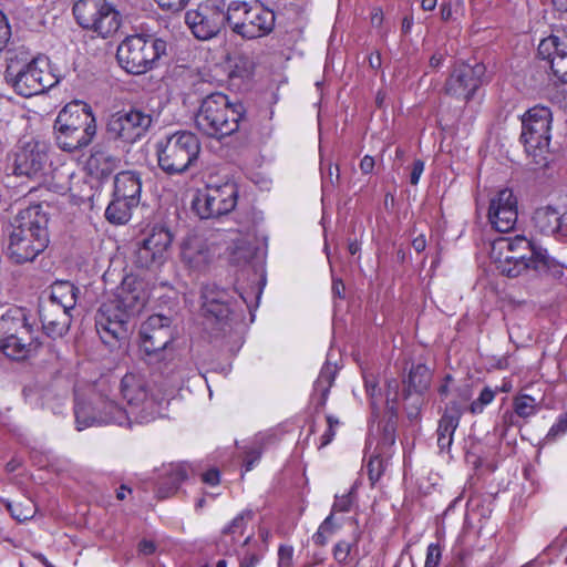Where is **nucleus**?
<instances>
[{
  "label": "nucleus",
  "instance_id": "nucleus-1",
  "mask_svg": "<svg viewBox=\"0 0 567 567\" xmlns=\"http://www.w3.org/2000/svg\"><path fill=\"white\" fill-rule=\"evenodd\" d=\"M145 305V295L135 278L126 277L99 308L95 328L102 342L115 347L128 336V321Z\"/></svg>",
  "mask_w": 567,
  "mask_h": 567
},
{
  "label": "nucleus",
  "instance_id": "nucleus-2",
  "mask_svg": "<svg viewBox=\"0 0 567 567\" xmlns=\"http://www.w3.org/2000/svg\"><path fill=\"white\" fill-rule=\"evenodd\" d=\"M48 216L40 205L21 209L11 223L8 254L16 264L33 261L49 244Z\"/></svg>",
  "mask_w": 567,
  "mask_h": 567
},
{
  "label": "nucleus",
  "instance_id": "nucleus-3",
  "mask_svg": "<svg viewBox=\"0 0 567 567\" xmlns=\"http://www.w3.org/2000/svg\"><path fill=\"white\" fill-rule=\"evenodd\" d=\"M491 259L502 275L511 278H516L528 269L543 270L550 266L547 250L536 246L525 236L494 240Z\"/></svg>",
  "mask_w": 567,
  "mask_h": 567
},
{
  "label": "nucleus",
  "instance_id": "nucleus-4",
  "mask_svg": "<svg viewBox=\"0 0 567 567\" xmlns=\"http://www.w3.org/2000/svg\"><path fill=\"white\" fill-rule=\"evenodd\" d=\"M6 82L21 96L30 97L44 93L59 83L45 58L29 60L23 52H11L7 58Z\"/></svg>",
  "mask_w": 567,
  "mask_h": 567
},
{
  "label": "nucleus",
  "instance_id": "nucleus-5",
  "mask_svg": "<svg viewBox=\"0 0 567 567\" xmlns=\"http://www.w3.org/2000/svg\"><path fill=\"white\" fill-rule=\"evenodd\" d=\"M245 117L246 109L241 102L214 92L203 99L195 123L200 132L219 140L236 133Z\"/></svg>",
  "mask_w": 567,
  "mask_h": 567
},
{
  "label": "nucleus",
  "instance_id": "nucleus-6",
  "mask_svg": "<svg viewBox=\"0 0 567 567\" xmlns=\"http://www.w3.org/2000/svg\"><path fill=\"white\" fill-rule=\"evenodd\" d=\"M58 146L64 152L86 147L96 134V121L89 104L82 101L68 103L54 122Z\"/></svg>",
  "mask_w": 567,
  "mask_h": 567
},
{
  "label": "nucleus",
  "instance_id": "nucleus-7",
  "mask_svg": "<svg viewBox=\"0 0 567 567\" xmlns=\"http://www.w3.org/2000/svg\"><path fill=\"white\" fill-rule=\"evenodd\" d=\"M157 162L168 175L186 172L198 158L200 142L188 131L175 132L156 144Z\"/></svg>",
  "mask_w": 567,
  "mask_h": 567
},
{
  "label": "nucleus",
  "instance_id": "nucleus-8",
  "mask_svg": "<svg viewBox=\"0 0 567 567\" xmlns=\"http://www.w3.org/2000/svg\"><path fill=\"white\" fill-rule=\"evenodd\" d=\"M166 53L162 39L135 34L126 37L118 45L116 58L120 65L131 74H144Z\"/></svg>",
  "mask_w": 567,
  "mask_h": 567
},
{
  "label": "nucleus",
  "instance_id": "nucleus-9",
  "mask_svg": "<svg viewBox=\"0 0 567 567\" xmlns=\"http://www.w3.org/2000/svg\"><path fill=\"white\" fill-rule=\"evenodd\" d=\"M227 23L245 39H257L270 33L275 27V13L259 3L233 1L227 7Z\"/></svg>",
  "mask_w": 567,
  "mask_h": 567
},
{
  "label": "nucleus",
  "instance_id": "nucleus-10",
  "mask_svg": "<svg viewBox=\"0 0 567 567\" xmlns=\"http://www.w3.org/2000/svg\"><path fill=\"white\" fill-rule=\"evenodd\" d=\"M520 121V142L526 153L538 164L545 158L551 140V110L544 105H535L522 115Z\"/></svg>",
  "mask_w": 567,
  "mask_h": 567
},
{
  "label": "nucleus",
  "instance_id": "nucleus-11",
  "mask_svg": "<svg viewBox=\"0 0 567 567\" xmlns=\"http://www.w3.org/2000/svg\"><path fill=\"white\" fill-rule=\"evenodd\" d=\"M202 310L224 333L236 331L245 320V311L231 295L215 285H207L202 291Z\"/></svg>",
  "mask_w": 567,
  "mask_h": 567
},
{
  "label": "nucleus",
  "instance_id": "nucleus-12",
  "mask_svg": "<svg viewBox=\"0 0 567 567\" xmlns=\"http://www.w3.org/2000/svg\"><path fill=\"white\" fill-rule=\"evenodd\" d=\"M121 393L130 405V412L125 411L131 424L148 423L161 413L162 400L150 393L145 377L137 372H127L121 381Z\"/></svg>",
  "mask_w": 567,
  "mask_h": 567
},
{
  "label": "nucleus",
  "instance_id": "nucleus-13",
  "mask_svg": "<svg viewBox=\"0 0 567 567\" xmlns=\"http://www.w3.org/2000/svg\"><path fill=\"white\" fill-rule=\"evenodd\" d=\"M173 240L174 234L168 226L152 225L136 243L133 254L134 266L146 270L159 269L168 259Z\"/></svg>",
  "mask_w": 567,
  "mask_h": 567
},
{
  "label": "nucleus",
  "instance_id": "nucleus-14",
  "mask_svg": "<svg viewBox=\"0 0 567 567\" xmlns=\"http://www.w3.org/2000/svg\"><path fill=\"white\" fill-rule=\"evenodd\" d=\"M73 14L83 29L102 38L113 35L122 23L120 12L107 0H76Z\"/></svg>",
  "mask_w": 567,
  "mask_h": 567
},
{
  "label": "nucleus",
  "instance_id": "nucleus-15",
  "mask_svg": "<svg viewBox=\"0 0 567 567\" xmlns=\"http://www.w3.org/2000/svg\"><path fill=\"white\" fill-rule=\"evenodd\" d=\"M153 124L151 113L140 109H123L110 115L106 133L115 142L130 146L146 136Z\"/></svg>",
  "mask_w": 567,
  "mask_h": 567
},
{
  "label": "nucleus",
  "instance_id": "nucleus-16",
  "mask_svg": "<svg viewBox=\"0 0 567 567\" xmlns=\"http://www.w3.org/2000/svg\"><path fill=\"white\" fill-rule=\"evenodd\" d=\"M8 332L3 337L0 350L12 360H24L31 357L39 348L34 339L32 327L28 323L21 309H10Z\"/></svg>",
  "mask_w": 567,
  "mask_h": 567
},
{
  "label": "nucleus",
  "instance_id": "nucleus-17",
  "mask_svg": "<svg viewBox=\"0 0 567 567\" xmlns=\"http://www.w3.org/2000/svg\"><path fill=\"white\" fill-rule=\"evenodd\" d=\"M238 188L233 182L207 185L193 202L194 210L203 219L216 218L230 213L237 205Z\"/></svg>",
  "mask_w": 567,
  "mask_h": 567
},
{
  "label": "nucleus",
  "instance_id": "nucleus-18",
  "mask_svg": "<svg viewBox=\"0 0 567 567\" xmlns=\"http://www.w3.org/2000/svg\"><path fill=\"white\" fill-rule=\"evenodd\" d=\"M50 167L49 147L44 142L30 140L13 153V173L18 176L41 179Z\"/></svg>",
  "mask_w": 567,
  "mask_h": 567
},
{
  "label": "nucleus",
  "instance_id": "nucleus-19",
  "mask_svg": "<svg viewBox=\"0 0 567 567\" xmlns=\"http://www.w3.org/2000/svg\"><path fill=\"white\" fill-rule=\"evenodd\" d=\"M227 20V10L224 11L216 0H207L185 14L186 24L199 40H209L216 37Z\"/></svg>",
  "mask_w": 567,
  "mask_h": 567
},
{
  "label": "nucleus",
  "instance_id": "nucleus-20",
  "mask_svg": "<svg viewBox=\"0 0 567 567\" xmlns=\"http://www.w3.org/2000/svg\"><path fill=\"white\" fill-rule=\"evenodd\" d=\"M484 66L457 63L453 66L444 84V92L453 97L470 101L482 84Z\"/></svg>",
  "mask_w": 567,
  "mask_h": 567
},
{
  "label": "nucleus",
  "instance_id": "nucleus-21",
  "mask_svg": "<svg viewBox=\"0 0 567 567\" xmlns=\"http://www.w3.org/2000/svg\"><path fill=\"white\" fill-rule=\"evenodd\" d=\"M514 192L509 188H502L489 199L488 221L499 233H507L514 229L518 218V205Z\"/></svg>",
  "mask_w": 567,
  "mask_h": 567
},
{
  "label": "nucleus",
  "instance_id": "nucleus-22",
  "mask_svg": "<svg viewBox=\"0 0 567 567\" xmlns=\"http://www.w3.org/2000/svg\"><path fill=\"white\" fill-rule=\"evenodd\" d=\"M141 347L147 354L165 350L175 340V329L171 318L153 315L143 322L141 330Z\"/></svg>",
  "mask_w": 567,
  "mask_h": 567
},
{
  "label": "nucleus",
  "instance_id": "nucleus-23",
  "mask_svg": "<svg viewBox=\"0 0 567 567\" xmlns=\"http://www.w3.org/2000/svg\"><path fill=\"white\" fill-rule=\"evenodd\" d=\"M104 409L116 410V416L95 413V408L86 402L76 401L74 406L76 429L82 431L89 426L102 424H116L120 426H131L128 414L115 401H106Z\"/></svg>",
  "mask_w": 567,
  "mask_h": 567
},
{
  "label": "nucleus",
  "instance_id": "nucleus-24",
  "mask_svg": "<svg viewBox=\"0 0 567 567\" xmlns=\"http://www.w3.org/2000/svg\"><path fill=\"white\" fill-rule=\"evenodd\" d=\"M179 259L188 269L203 271L213 260V250L203 235L189 233L179 244Z\"/></svg>",
  "mask_w": 567,
  "mask_h": 567
},
{
  "label": "nucleus",
  "instance_id": "nucleus-25",
  "mask_svg": "<svg viewBox=\"0 0 567 567\" xmlns=\"http://www.w3.org/2000/svg\"><path fill=\"white\" fill-rule=\"evenodd\" d=\"M533 220L539 233L567 241V207L542 206L535 210Z\"/></svg>",
  "mask_w": 567,
  "mask_h": 567
},
{
  "label": "nucleus",
  "instance_id": "nucleus-26",
  "mask_svg": "<svg viewBox=\"0 0 567 567\" xmlns=\"http://www.w3.org/2000/svg\"><path fill=\"white\" fill-rule=\"evenodd\" d=\"M538 55L548 63L557 80L567 83V45L558 37L543 39L538 45Z\"/></svg>",
  "mask_w": 567,
  "mask_h": 567
},
{
  "label": "nucleus",
  "instance_id": "nucleus-27",
  "mask_svg": "<svg viewBox=\"0 0 567 567\" xmlns=\"http://www.w3.org/2000/svg\"><path fill=\"white\" fill-rule=\"evenodd\" d=\"M395 443V426L392 422H388L383 430V437L378 443L374 453L370 456L367 468L369 480L374 485L383 475L389 460L391 457V449Z\"/></svg>",
  "mask_w": 567,
  "mask_h": 567
},
{
  "label": "nucleus",
  "instance_id": "nucleus-28",
  "mask_svg": "<svg viewBox=\"0 0 567 567\" xmlns=\"http://www.w3.org/2000/svg\"><path fill=\"white\" fill-rule=\"evenodd\" d=\"M39 315L42 328L49 337L60 338L69 331L72 321L71 311L42 302Z\"/></svg>",
  "mask_w": 567,
  "mask_h": 567
},
{
  "label": "nucleus",
  "instance_id": "nucleus-29",
  "mask_svg": "<svg viewBox=\"0 0 567 567\" xmlns=\"http://www.w3.org/2000/svg\"><path fill=\"white\" fill-rule=\"evenodd\" d=\"M254 512L245 509L240 512L234 519L226 525L216 543L217 550L221 554L229 555L235 551V545L240 540L247 524L252 519Z\"/></svg>",
  "mask_w": 567,
  "mask_h": 567
},
{
  "label": "nucleus",
  "instance_id": "nucleus-30",
  "mask_svg": "<svg viewBox=\"0 0 567 567\" xmlns=\"http://www.w3.org/2000/svg\"><path fill=\"white\" fill-rule=\"evenodd\" d=\"M462 409L458 403L451 402L440 419L437 426V446L441 451L449 450L453 442L454 432L460 424Z\"/></svg>",
  "mask_w": 567,
  "mask_h": 567
},
{
  "label": "nucleus",
  "instance_id": "nucleus-31",
  "mask_svg": "<svg viewBox=\"0 0 567 567\" xmlns=\"http://www.w3.org/2000/svg\"><path fill=\"white\" fill-rule=\"evenodd\" d=\"M142 182L140 175L132 171L118 173L114 179L113 195L131 200L132 204H140Z\"/></svg>",
  "mask_w": 567,
  "mask_h": 567
},
{
  "label": "nucleus",
  "instance_id": "nucleus-32",
  "mask_svg": "<svg viewBox=\"0 0 567 567\" xmlns=\"http://www.w3.org/2000/svg\"><path fill=\"white\" fill-rule=\"evenodd\" d=\"M164 482L158 486L156 496L159 499L174 495L187 478L188 466L185 463H171L163 467Z\"/></svg>",
  "mask_w": 567,
  "mask_h": 567
},
{
  "label": "nucleus",
  "instance_id": "nucleus-33",
  "mask_svg": "<svg viewBox=\"0 0 567 567\" xmlns=\"http://www.w3.org/2000/svg\"><path fill=\"white\" fill-rule=\"evenodd\" d=\"M79 289L69 281H56L51 286L50 296L44 303H52L68 311L76 305Z\"/></svg>",
  "mask_w": 567,
  "mask_h": 567
},
{
  "label": "nucleus",
  "instance_id": "nucleus-34",
  "mask_svg": "<svg viewBox=\"0 0 567 567\" xmlns=\"http://www.w3.org/2000/svg\"><path fill=\"white\" fill-rule=\"evenodd\" d=\"M92 174L104 177L113 173L118 165V158L101 146H95L86 161Z\"/></svg>",
  "mask_w": 567,
  "mask_h": 567
},
{
  "label": "nucleus",
  "instance_id": "nucleus-35",
  "mask_svg": "<svg viewBox=\"0 0 567 567\" xmlns=\"http://www.w3.org/2000/svg\"><path fill=\"white\" fill-rule=\"evenodd\" d=\"M337 371H338L337 365L327 361L323 364V367L321 368L319 377L315 381L312 398H313V400L317 401V404L321 408H323L327 403L330 388L332 386V384L334 382Z\"/></svg>",
  "mask_w": 567,
  "mask_h": 567
},
{
  "label": "nucleus",
  "instance_id": "nucleus-36",
  "mask_svg": "<svg viewBox=\"0 0 567 567\" xmlns=\"http://www.w3.org/2000/svg\"><path fill=\"white\" fill-rule=\"evenodd\" d=\"M137 206V204H132L131 200L113 195V199L105 209V218L111 224L124 225L131 219L132 212Z\"/></svg>",
  "mask_w": 567,
  "mask_h": 567
},
{
  "label": "nucleus",
  "instance_id": "nucleus-37",
  "mask_svg": "<svg viewBox=\"0 0 567 567\" xmlns=\"http://www.w3.org/2000/svg\"><path fill=\"white\" fill-rule=\"evenodd\" d=\"M432 373L430 369L422 363L413 365L409 372L406 380V391L422 394L430 388Z\"/></svg>",
  "mask_w": 567,
  "mask_h": 567
},
{
  "label": "nucleus",
  "instance_id": "nucleus-38",
  "mask_svg": "<svg viewBox=\"0 0 567 567\" xmlns=\"http://www.w3.org/2000/svg\"><path fill=\"white\" fill-rule=\"evenodd\" d=\"M513 409L517 416L529 419L539 411V403L528 394H518L513 399Z\"/></svg>",
  "mask_w": 567,
  "mask_h": 567
},
{
  "label": "nucleus",
  "instance_id": "nucleus-39",
  "mask_svg": "<svg viewBox=\"0 0 567 567\" xmlns=\"http://www.w3.org/2000/svg\"><path fill=\"white\" fill-rule=\"evenodd\" d=\"M3 503L12 518L20 523L31 519L34 515V511L30 505L24 506L23 504L12 503L8 499H4Z\"/></svg>",
  "mask_w": 567,
  "mask_h": 567
},
{
  "label": "nucleus",
  "instance_id": "nucleus-40",
  "mask_svg": "<svg viewBox=\"0 0 567 567\" xmlns=\"http://www.w3.org/2000/svg\"><path fill=\"white\" fill-rule=\"evenodd\" d=\"M357 547V540L348 542L344 539L339 540L332 550L334 560L338 564L346 565L352 554L353 548Z\"/></svg>",
  "mask_w": 567,
  "mask_h": 567
},
{
  "label": "nucleus",
  "instance_id": "nucleus-41",
  "mask_svg": "<svg viewBox=\"0 0 567 567\" xmlns=\"http://www.w3.org/2000/svg\"><path fill=\"white\" fill-rule=\"evenodd\" d=\"M495 396L496 392L494 390L488 386L484 388L478 398L470 404V412L472 414H481L484 409L494 401Z\"/></svg>",
  "mask_w": 567,
  "mask_h": 567
},
{
  "label": "nucleus",
  "instance_id": "nucleus-42",
  "mask_svg": "<svg viewBox=\"0 0 567 567\" xmlns=\"http://www.w3.org/2000/svg\"><path fill=\"white\" fill-rule=\"evenodd\" d=\"M355 499V487H351L350 491L343 495H336L334 502L331 508V513H347L351 509Z\"/></svg>",
  "mask_w": 567,
  "mask_h": 567
},
{
  "label": "nucleus",
  "instance_id": "nucleus-43",
  "mask_svg": "<svg viewBox=\"0 0 567 567\" xmlns=\"http://www.w3.org/2000/svg\"><path fill=\"white\" fill-rule=\"evenodd\" d=\"M363 378H364L365 391H367V394L370 398V405H371V409H372V416L375 417L377 416V410H378L377 400L380 396V389L378 388V381H377L375 377L372 375V374L371 375L364 374Z\"/></svg>",
  "mask_w": 567,
  "mask_h": 567
},
{
  "label": "nucleus",
  "instance_id": "nucleus-44",
  "mask_svg": "<svg viewBox=\"0 0 567 567\" xmlns=\"http://www.w3.org/2000/svg\"><path fill=\"white\" fill-rule=\"evenodd\" d=\"M327 423H328V427L320 437V445H319L320 449L329 445L333 441V439L336 436L337 427L340 425V421L336 416L330 415V414L327 415Z\"/></svg>",
  "mask_w": 567,
  "mask_h": 567
},
{
  "label": "nucleus",
  "instance_id": "nucleus-45",
  "mask_svg": "<svg viewBox=\"0 0 567 567\" xmlns=\"http://www.w3.org/2000/svg\"><path fill=\"white\" fill-rule=\"evenodd\" d=\"M442 559V547L437 543H431L426 548L424 567H439Z\"/></svg>",
  "mask_w": 567,
  "mask_h": 567
},
{
  "label": "nucleus",
  "instance_id": "nucleus-46",
  "mask_svg": "<svg viewBox=\"0 0 567 567\" xmlns=\"http://www.w3.org/2000/svg\"><path fill=\"white\" fill-rule=\"evenodd\" d=\"M268 547L259 548L257 551H247L239 560V567H256L262 559Z\"/></svg>",
  "mask_w": 567,
  "mask_h": 567
},
{
  "label": "nucleus",
  "instance_id": "nucleus-47",
  "mask_svg": "<svg viewBox=\"0 0 567 567\" xmlns=\"http://www.w3.org/2000/svg\"><path fill=\"white\" fill-rule=\"evenodd\" d=\"M293 547L290 545H280L278 548V567H292Z\"/></svg>",
  "mask_w": 567,
  "mask_h": 567
},
{
  "label": "nucleus",
  "instance_id": "nucleus-48",
  "mask_svg": "<svg viewBox=\"0 0 567 567\" xmlns=\"http://www.w3.org/2000/svg\"><path fill=\"white\" fill-rule=\"evenodd\" d=\"M11 37V27L3 12L0 11V51L7 45Z\"/></svg>",
  "mask_w": 567,
  "mask_h": 567
},
{
  "label": "nucleus",
  "instance_id": "nucleus-49",
  "mask_svg": "<svg viewBox=\"0 0 567 567\" xmlns=\"http://www.w3.org/2000/svg\"><path fill=\"white\" fill-rule=\"evenodd\" d=\"M322 178L324 181H329L331 185H336L340 178L339 166H333L331 163H328L326 166L321 167Z\"/></svg>",
  "mask_w": 567,
  "mask_h": 567
},
{
  "label": "nucleus",
  "instance_id": "nucleus-50",
  "mask_svg": "<svg viewBox=\"0 0 567 567\" xmlns=\"http://www.w3.org/2000/svg\"><path fill=\"white\" fill-rule=\"evenodd\" d=\"M567 432V415H560L558 420L551 425L547 436L555 439Z\"/></svg>",
  "mask_w": 567,
  "mask_h": 567
},
{
  "label": "nucleus",
  "instance_id": "nucleus-51",
  "mask_svg": "<svg viewBox=\"0 0 567 567\" xmlns=\"http://www.w3.org/2000/svg\"><path fill=\"white\" fill-rule=\"evenodd\" d=\"M189 0H156L158 6L168 11L177 12L183 10Z\"/></svg>",
  "mask_w": 567,
  "mask_h": 567
},
{
  "label": "nucleus",
  "instance_id": "nucleus-52",
  "mask_svg": "<svg viewBox=\"0 0 567 567\" xmlns=\"http://www.w3.org/2000/svg\"><path fill=\"white\" fill-rule=\"evenodd\" d=\"M334 514L330 513L324 520L320 524V528L323 533H326L329 537L332 536L339 528V526L334 523Z\"/></svg>",
  "mask_w": 567,
  "mask_h": 567
},
{
  "label": "nucleus",
  "instance_id": "nucleus-53",
  "mask_svg": "<svg viewBox=\"0 0 567 567\" xmlns=\"http://www.w3.org/2000/svg\"><path fill=\"white\" fill-rule=\"evenodd\" d=\"M424 172V162L421 159H416L413 162L411 175H410V183L412 185H416Z\"/></svg>",
  "mask_w": 567,
  "mask_h": 567
},
{
  "label": "nucleus",
  "instance_id": "nucleus-54",
  "mask_svg": "<svg viewBox=\"0 0 567 567\" xmlns=\"http://www.w3.org/2000/svg\"><path fill=\"white\" fill-rule=\"evenodd\" d=\"M261 452L259 450H252L247 452L244 463L245 472H249L254 468L255 464L259 461Z\"/></svg>",
  "mask_w": 567,
  "mask_h": 567
},
{
  "label": "nucleus",
  "instance_id": "nucleus-55",
  "mask_svg": "<svg viewBox=\"0 0 567 567\" xmlns=\"http://www.w3.org/2000/svg\"><path fill=\"white\" fill-rule=\"evenodd\" d=\"M202 480L205 484L216 486L220 481L219 471L216 468H210L202 475Z\"/></svg>",
  "mask_w": 567,
  "mask_h": 567
},
{
  "label": "nucleus",
  "instance_id": "nucleus-56",
  "mask_svg": "<svg viewBox=\"0 0 567 567\" xmlns=\"http://www.w3.org/2000/svg\"><path fill=\"white\" fill-rule=\"evenodd\" d=\"M375 162L372 156L365 155L360 162V169L363 174L372 173Z\"/></svg>",
  "mask_w": 567,
  "mask_h": 567
},
{
  "label": "nucleus",
  "instance_id": "nucleus-57",
  "mask_svg": "<svg viewBox=\"0 0 567 567\" xmlns=\"http://www.w3.org/2000/svg\"><path fill=\"white\" fill-rule=\"evenodd\" d=\"M138 550L144 555H151L155 551V544L152 540L144 539L140 543Z\"/></svg>",
  "mask_w": 567,
  "mask_h": 567
},
{
  "label": "nucleus",
  "instance_id": "nucleus-58",
  "mask_svg": "<svg viewBox=\"0 0 567 567\" xmlns=\"http://www.w3.org/2000/svg\"><path fill=\"white\" fill-rule=\"evenodd\" d=\"M329 536L321 530L319 527L318 530L313 534L312 540L318 546H324L328 543Z\"/></svg>",
  "mask_w": 567,
  "mask_h": 567
},
{
  "label": "nucleus",
  "instance_id": "nucleus-59",
  "mask_svg": "<svg viewBox=\"0 0 567 567\" xmlns=\"http://www.w3.org/2000/svg\"><path fill=\"white\" fill-rule=\"evenodd\" d=\"M452 381H453V378L450 374H447L444 378L443 383L440 385L439 393H440L442 399H445L447 396L449 391H450V384H451Z\"/></svg>",
  "mask_w": 567,
  "mask_h": 567
},
{
  "label": "nucleus",
  "instance_id": "nucleus-60",
  "mask_svg": "<svg viewBox=\"0 0 567 567\" xmlns=\"http://www.w3.org/2000/svg\"><path fill=\"white\" fill-rule=\"evenodd\" d=\"M444 54L442 52H435L430 59V66L439 69L443 65Z\"/></svg>",
  "mask_w": 567,
  "mask_h": 567
},
{
  "label": "nucleus",
  "instance_id": "nucleus-61",
  "mask_svg": "<svg viewBox=\"0 0 567 567\" xmlns=\"http://www.w3.org/2000/svg\"><path fill=\"white\" fill-rule=\"evenodd\" d=\"M412 246L415 249V251L421 252L426 247V239L424 235H420L416 238L413 239Z\"/></svg>",
  "mask_w": 567,
  "mask_h": 567
},
{
  "label": "nucleus",
  "instance_id": "nucleus-62",
  "mask_svg": "<svg viewBox=\"0 0 567 567\" xmlns=\"http://www.w3.org/2000/svg\"><path fill=\"white\" fill-rule=\"evenodd\" d=\"M383 21V12L380 8H374L371 12V23L375 27L381 25Z\"/></svg>",
  "mask_w": 567,
  "mask_h": 567
},
{
  "label": "nucleus",
  "instance_id": "nucleus-63",
  "mask_svg": "<svg viewBox=\"0 0 567 567\" xmlns=\"http://www.w3.org/2000/svg\"><path fill=\"white\" fill-rule=\"evenodd\" d=\"M344 285L340 279H334L332 282V293L339 298H343Z\"/></svg>",
  "mask_w": 567,
  "mask_h": 567
},
{
  "label": "nucleus",
  "instance_id": "nucleus-64",
  "mask_svg": "<svg viewBox=\"0 0 567 567\" xmlns=\"http://www.w3.org/2000/svg\"><path fill=\"white\" fill-rule=\"evenodd\" d=\"M369 64L372 69H379L381 66V55L380 53H372L369 56Z\"/></svg>",
  "mask_w": 567,
  "mask_h": 567
}]
</instances>
